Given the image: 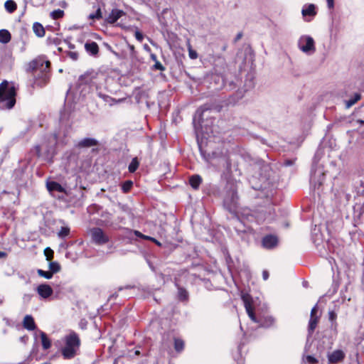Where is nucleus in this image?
Instances as JSON below:
<instances>
[{
  "instance_id": "nucleus-63",
  "label": "nucleus",
  "mask_w": 364,
  "mask_h": 364,
  "mask_svg": "<svg viewBox=\"0 0 364 364\" xmlns=\"http://www.w3.org/2000/svg\"><path fill=\"white\" fill-rule=\"evenodd\" d=\"M217 66H218V65H215V72H216V73H218V74H220V75H222V73H221L219 70H218Z\"/></svg>"
},
{
  "instance_id": "nucleus-12",
  "label": "nucleus",
  "mask_w": 364,
  "mask_h": 364,
  "mask_svg": "<svg viewBox=\"0 0 364 364\" xmlns=\"http://www.w3.org/2000/svg\"><path fill=\"white\" fill-rule=\"evenodd\" d=\"M242 299L244 302L245 308V310H246L249 317L251 318V320L252 321H254L255 323L259 322L257 320L256 316L254 314L253 308L252 306V299H251L250 296L247 294H243L242 296Z\"/></svg>"
},
{
  "instance_id": "nucleus-11",
  "label": "nucleus",
  "mask_w": 364,
  "mask_h": 364,
  "mask_svg": "<svg viewBox=\"0 0 364 364\" xmlns=\"http://www.w3.org/2000/svg\"><path fill=\"white\" fill-rule=\"evenodd\" d=\"M92 243L97 245H103L109 242L108 235L100 228H92L89 231Z\"/></svg>"
},
{
  "instance_id": "nucleus-37",
  "label": "nucleus",
  "mask_w": 364,
  "mask_h": 364,
  "mask_svg": "<svg viewBox=\"0 0 364 364\" xmlns=\"http://www.w3.org/2000/svg\"><path fill=\"white\" fill-rule=\"evenodd\" d=\"M37 272L39 276L44 277L47 279H50L53 277V272H50V271H44L42 269H38Z\"/></svg>"
},
{
  "instance_id": "nucleus-17",
  "label": "nucleus",
  "mask_w": 364,
  "mask_h": 364,
  "mask_svg": "<svg viewBox=\"0 0 364 364\" xmlns=\"http://www.w3.org/2000/svg\"><path fill=\"white\" fill-rule=\"evenodd\" d=\"M86 52L92 56H96L99 53V46L96 42L88 41L85 43Z\"/></svg>"
},
{
  "instance_id": "nucleus-29",
  "label": "nucleus",
  "mask_w": 364,
  "mask_h": 364,
  "mask_svg": "<svg viewBox=\"0 0 364 364\" xmlns=\"http://www.w3.org/2000/svg\"><path fill=\"white\" fill-rule=\"evenodd\" d=\"M318 321V317H310V320L309 322V328L308 331L309 334L311 335L314 331L315 328L317 326V323Z\"/></svg>"
},
{
  "instance_id": "nucleus-20",
  "label": "nucleus",
  "mask_w": 364,
  "mask_h": 364,
  "mask_svg": "<svg viewBox=\"0 0 364 364\" xmlns=\"http://www.w3.org/2000/svg\"><path fill=\"white\" fill-rule=\"evenodd\" d=\"M46 187L48 191H57L58 193H64L65 188L58 182L55 181H48L46 183Z\"/></svg>"
},
{
  "instance_id": "nucleus-27",
  "label": "nucleus",
  "mask_w": 364,
  "mask_h": 364,
  "mask_svg": "<svg viewBox=\"0 0 364 364\" xmlns=\"http://www.w3.org/2000/svg\"><path fill=\"white\" fill-rule=\"evenodd\" d=\"M4 7H5V9L9 14H12V13H14L16 10L17 5H16V2L14 1H13V0H7L4 3Z\"/></svg>"
},
{
  "instance_id": "nucleus-45",
  "label": "nucleus",
  "mask_w": 364,
  "mask_h": 364,
  "mask_svg": "<svg viewBox=\"0 0 364 364\" xmlns=\"http://www.w3.org/2000/svg\"><path fill=\"white\" fill-rule=\"evenodd\" d=\"M306 361L309 363H316L318 360L312 355H307L305 358Z\"/></svg>"
},
{
  "instance_id": "nucleus-24",
  "label": "nucleus",
  "mask_w": 364,
  "mask_h": 364,
  "mask_svg": "<svg viewBox=\"0 0 364 364\" xmlns=\"http://www.w3.org/2000/svg\"><path fill=\"white\" fill-rule=\"evenodd\" d=\"M201 182L202 178L199 175H193L190 177L189 183L191 186L194 189H197L199 187Z\"/></svg>"
},
{
  "instance_id": "nucleus-61",
  "label": "nucleus",
  "mask_w": 364,
  "mask_h": 364,
  "mask_svg": "<svg viewBox=\"0 0 364 364\" xmlns=\"http://www.w3.org/2000/svg\"><path fill=\"white\" fill-rule=\"evenodd\" d=\"M204 132H205L207 134H209V131L207 127H205V130L204 131ZM210 132L213 133V129L210 130Z\"/></svg>"
},
{
  "instance_id": "nucleus-59",
  "label": "nucleus",
  "mask_w": 364,
  "mask_h": 364,
  "mask_svg": "<svg viewBox=\"0 0 364 364\" xmlns=\"http://www.w3.org/2000/svg\"><path fill=\"white\" fill-rule=\"evenodd\" d=\"M68 48H69L70 49H74V48H75V46H74L73 44H72V43H68Z\"/></svg>"
},
{
  "instance_id": "nucleus-2",
  "label": "nucleus",
  "mask_w": 364,
  "mask_h": 364,
  "mask_svg": "<svg viewBox=\"0 0 364 364\" xmlns=\"http://www.w3.org/2000/svg\"><path fill=\"white\" fill-rule=\"evenodd\" d=\"M102 75L99 74L95 70L87 71L84 75H81L77 82V91L80 95L85 97L91 91L96 92V95L104 102L112 105L117 102V100L105 92H102L99 84L102 81Z\"/></svg>"
},
{
  "instance_id": "nucleus-10",
  "label": "nucleus",
  "mask_w": 364,
  "mask_h": 364,
  "mask_svg": "<svg viewBox=\"0 0 364 364\" xmlns=\"http://www.w3.org/2000/svg\"><path fill=\"white\" fill-rule=\"evenodd\" d=\"M298 47L303 53L308 55L313 54L316 50L314 38L307 35L301 36L299 38Z\"/></svg>"
},
{
  "instance_id": "nucleus-60",
  "label": "nucleus",
  "mask_w": 364,
  "mask_h": 364,
  "mask_svg": "<svg viewBox=\"0 0 364 364\" xmlns=\"http://www.w3.org/2000/svg\"><path fill=\"white\" fill-rule=\"evenodd\" d=\"M6 254L4 252L0 251V258L6 257Z\"/></svg>"
},
{
  "instance_id": "nucleus-41",
  "label": "nucleus",
  "mask_w": 364,
  "mask_h": 364,
  "mask_svg": "<svg viewBox=\"0 0 364 364\" xmlns=\"http://www.w3.org/2000/svg\"><path fill=\"white\" fill-rule=\"evenodd\" d=\"M102 18V12H101V9L100 8H98L95 13L94 14H90L89 15V18L90 19H100Z\"/></svg>"
},
{
  "instance_id": "nucleus-23",
  "label": "nucleus",
  "mask_w": 364,
  "mask_h": 364,
  "mask_svg": "<svg viewBox=\"0 0 364 364\" xmlns=\"http://www.w3.org/2000/svg\"><path fill=\"white\" fill-rule=\"evenodd\" d=\"M98 141L93 138H85L78 142L80 147H91L97 145Z\"/></svg>"
},
{
  "instance_id": "nucleus-13",
  "label": "nucleus",
  "mask_w": 364,
  "mask_h": 364,
  "mask_svg": "<svg viewBox=\"0 0 364 364\" xmlns=\"http://www.w3.org/2000/svg\"><path fill=\"white\" fill-rule=\"evenodd\" d=\"M346 356L345 353L341 350H336L328 354V360L330 363H338L341 362Z\"/></svg>"
},
{
  "instance_id": "nucleus-54",
  "label": "nucleus",
  "mask_w": 364,
  "mask_h": 364,
  "mask_svg": "<svg viewBox=\"0 0 364 364\" xmlns=\"http://www.w3.org/2000/svg\"><path fill=\"white\" fill-rule=\"evenodd\" d=\"M144 240H151V241H156V239L152 237H150V236H147V235H144Z\"/></svg>"
},
{
  "instance_id": "nucleus-56",
  "label": "nucleus",
  "mask_w": 364,
  "mask_h": 364,
  "mask_svg": "<svg viewBox=\"0 0 364 364\" xmlns=\"http://www.w3.org/2000/svg\"><path fill=\"white\" fill-rule=\"evenodd\" d=\"M242 33H237V35L235 37V41H239L242 38Z\"/></svg>"
},
{
  "instance_id": "nucleus-53",
  "label": "nucleus",
  "mask_w": 364,
  "mask_h": 364,
  "mask_svg": "<svg viewBox=\"0 0 364 364\" xmlns=\"http://www.w3.org/2000/svg\"><path fill=\"white\" fill-rule=\"evenodd\" d=\"M284 164L286 166H291L293 164V161L291 160H285L284 162Z\"/></svg>"
},
{
  "instance_id": "nucleus-51",
  "label": "nucleus",
  "mask_w": 364,
  "mask_h": 364,
  "mask_svg": "<svg viewBox=\"0 0 364 364\" xmlns=\"http://www.w3.org/2000/svg\"><path fill=\"white\" fill-rule=\"evenodd\" d=\"M134 232V234L136 236H137V237H140V238L144 239V235H143V234H142L141 232H140L139 231H138V230H134V232Z\"/></svg>"
},
{
  "instance_id": "nucleus-49",
  "label": "nucleus",
  "mask_w": 364,
  "mask_h": 364,
  "mask_svg": "<svg viewBox=\"0 0 364 364\" xmlns=\"http://www.w3.org/2000/svg\"><path fill=\"white\" fill-rule=\"evenodd\" d=\"M245 91H246V90H238V91L237 92L236 95H237V100L241 99V98L244 96V92H245Z\"/></svg>"
},
{
  "instance_id": "nucleus-28",
  "label": "nucleus",
  "mask_w": 364,
  "mask_h": 364,
  "mask_svg": "<svg viewBox=\"0 0 364 364\" xmlns=\"http://www.w3.org/2000/svg\"><path fill=\"white\" fill-rule=\"evenodd\" d=\"M11 41V34L6 30L2 29L0 31V42L2 43H7Z\"/></svg>"
},
{
  "instance_id": "nucleus-9",
  "label": "nucleus",
  "mask_w": 364,
  "mask_h": 364,
  "mask_svg": "<svg viewBox=\"0 0 364 364\" xmlns=\"http://www.w3.org/2000/svg\"><path fill=\"white\" fill-rule=\"evenodd\" d=\"M355 191L356 202L353 206V211L355 217H360L364 212V184L361 183L359 187H355Z\"/></svg>"
},
{
  "instance_id": "nucleus-14",
  "label": "nucleus",
  "mask_w": 364,
  "mask_h": 364,
  "mask_svg": "<svg viewBox=\"0 0 364 364\" xmlns=\"http://www.w3.org/2000/svg\"><path fill=\"white\" fill-rule=\"evenodd\" d=\"M36 291H37L38 294H39V296L42 299H45L50 297L53 293V289L51 288V287L46 284H42L38 285L36 289Z\"/></svg>"
},
{
  "instance_id": "nucleus-31",
  "label": "nucleus",
  "mask_w": 364,
  "mask_h": 364,
  "mask_svg": "<svg viewBox=\"0 0 364 364\" xmlns=\"http://www.w3.org/2000/svg\"><path fill=\"white\" fill-rule=\"evenodd\" d=\"M275 320L272 316L265 317L262 321L260 326L264 328H269L274 324Z\"/></svg>"
},
{
  "instance_id": "nucleus-55",
  "label": "nucleus",
  "mask_w": 364,
  "mask_h": 364,
  "mask_svg": "<svg viewBox=\"0 0 364 364\" xmlns=\"http://www.w3.org/2000/svg\"><path fill=\"white\" fill-rule=\"evenodd\" d=\"M151 59L152 60H154V62L159 61V60H157V57H156V55L155 54H154V53H151Z\"/></svg>"
},
{
  "instance_id": "nucleus-62",
  "label": "nucleus",
  "mask_w": 364,
  "mask_h": 364,
  "mask_svg": "<svg viewBox=\"0 0 364 364\" xmlns=\"http://www.w3.org/2000/svg\"><path fill=\"white\" fill-rule=\"evenodd\" d=\"M262 188L261 186H252V188L255 189V190H257V189H260Z\"/></svg>"
},
{
  "instance_id": "nucleus-34",
  "label": "nucleus",
  "mask_w": 364,
  "mask_h": 364,
  "mask_svg": "<svg viewBox=\"0 0 364 364\" xmlns=\"http://www.w3.org/2000/svg\"><path fill=\"white\" fill-rule=\"evenodd\" d=\"M184 348V342L182 339H174V348L177 352H181Z\"/></svg>"
},
{
  "instance_id": "nucleus-4",
  "label": "nucleus",
  "mask_w": 364,
  "mask_h": 364,
  "mask_svg": "<svg viewBox=\"0 0 364 364\" xmlns=\"http://www.w3.org/2000/svg\"><path fill=\"white\" fill-rule=\"evenodd\" d=\"M58 136L56 133H48L41 139V142L36 144L33 151L38 156H44L46 159H51L55 153Z\"/></svg>"
},
{
  "instance_id": "nucleus-43",
  "label": "nucleus",
  "mask_w": 364,
  "mask_h": 364,
  "mask_svg": "<svg viewBox=\"0 0 364 364\" xmlns=\"http://www.w3.org/2000/svg\"><path fill=\"white\" fill-rule=\"evenodd\" d=\"M188 55L191 59H196L198 58L197 52L193 50L191 46H189Z\"/></svg>"
},
{
  "instance_id": "nucleus-52",
  "label": "nucleus",
  "mask_w": 364,
  "mask_h": 364,
  "mask_svg": "<svg viewBox=\"0 0 364 364\" xmlns=\"http://www.w3.org/2000/svg\"><path fill=\"white\" fill-rule=\"evenodd\" d=\"M327 5L329 9H332L334 6V1L333 0H326Z\"/></svg>"
},
{
  "instance_id": "nucleus-21",
  "label": "nucleus",
  "mask_w": 364,
  "mask_h": 364,
  "mask_svg": "<svg viewBox=\"0 0 364 364\" xmlns=\"http://www.w3.org/2000/svg\"><path fill=\"white\" fill-rule=\"evenodd\" d=\"M200 153L203 157V159L208 163H211V161L217 157H218V154L215 151H213L212 153H206L199 145Z\"/></svg>"
},
{
  "instance_id": "nucleus-50",
  "label": "nucleus",
  "mask_w": 364,
  "mask_h": 364,
  "mask_svg": "<svg viewBox=\"0 0 364 364\" xmlns=\"http://www.w3.org/2000/svg\"><path fill=\"white\" fill-rule=\"evenodd\" d=\"M262 278L264 280H267L269 278V272L267 270L262 272Z\"/></svg>"
},
{
  "instance_id": "nucleus-35",
  "label": "nucleus",
  "mask_w": 364,
  "mask_h": 364,
  "mask_svg": "<svg viewBox=\"0 0 364 364\" xmlns=\"http://www.w3.org/2000/svg\"><path fill=\"white\" fill-rule=\"evenodd\" d=\"M128 48H129V58L132 61H134L135 59H136V51L135 50L134 46L131 44H128Z\"/></svg>"
},
{
  "instance_id": "nucleus-6",
  "label": "nucleus",
  "mask_w": 364,
  "mask_h": 364,
  "mask_svg": "<svg viewBox=\"0 0 364 364\" xmlns=\"http://www.w3.org/2000/svg\"><path fill=\"white\" fill-rule=\"evenodd\" d=\"M65 346L61 349L62 355L65 359L73 358L80 346V340L78 335L74 332H70L65 337Z\"/></svg>"
},
{
  "instance_id": "nucleus-38",
  "label": "nucleus",
  "mask_w": 364,
  "mask_h": 364,
  "mask_svg": "<svg viewBox=\"0 0 364 364\" xmlns=\"http://www.w3.org/2000/svg\"><path fill=\"white\" fill-rule=\"evenodd\" d=\"M133 186V182L132 181H126L122 185V189L124 193H127L130 191L131 188Z\"/></svg>"
},
{
  "instance_id": "nucleus-15",
  "label": "nucleus",
  "mask_w": 364,
  "mask_h": 364,
  "mask_svg": "<svg viewBox=\"0 0 364 364\" xmlns=\"http://www.w3.org/2000/svg\"><path fill=\"white\" fill-rule=\"evenodd\" d=\"M262 246L266 249H272L277 245L278 238L273 235H267L262 238Z\"/></svg>"
},
{
  "instance_id": "nucleus-25",
  "label": "nucleus",
  "mask_w": 364,
  "mask_h": 364,
  "mask_svg": "<svg viewBox=\"0 0 364 364\" xmlns=\"http://www.w3.org/2000/svg\"><path fill=\"white\" fill-rule=\"evenodd\" d=\"M40 336L41 338L43 348L44 350H48V348H50L51 346V342L50 339L48 338L46 333H44L43 331H40Z\"/></svg>"
},
{
  "instance_id": "nucleus-3",
  "label": "nucleus",
  "mask_w": 364,
  "mask_h": 364,
  "mask_svg": "<svg viewBox=\"0 0 364 364\" xmlns=\"http://www.w3.org/2000/svg\"><path fill=\"white\" fill-rule=\"evenodd\" d=\"M50 61L44 57H38L31 61L27 68L28 72L33 73V85L43 87L50 80Z\"/></svg>"
},
{
  "instance_id": "nucleus-39",
  "label": "nucleus",
  "mask_w": 364,
  "mask_h": 364,
  "mask_svg": "<svg viewBox=\"0 0 364 364\" xmlns=\"http://www.w3.org/2000/svg\"><path fill=\"white\" fill-rule=\"evenodd\" d=\"M63 11L60 9H56L51 12L50 16L53 19H58L63 16Z\"/></svg>"
},
{
  "instance_id": "nucleus-46",
  "label": "nucleus",
  "mask_w": 364,
  "mask_h": 364,
  "mask_svg": "<svg viewBox=\"0 0 364 364\" xmlns=\"http://www.w3.org/2000/svg\"><path fill=\"white\" fill-rule=\"evenodd\" d=\"M134 36H135L136 39L139 42H141L144 39L143 34L139 31H135Z\"/></svg>"
},
{
  "instance_id": "nucleus-1",
  "label": "nucleus",
  "mask_w": 364,
  "mask_h": 364,
  "mask_svg": "<svg viewBox=\"0 0 364 364\" xmlns=\"http://www.w3.org/2000/svg\"><path fill=\"white\" fill-rule=\"evenodd\" d=\"M227 188L229 189L226 192L223 204L225 208L233 215L232 225H234V228L237 232H246L250 229V227L246 223L252 221L253 217L250 214L240 215L237 210L238 196L237 190L233 184H228Z\"/></svg>"
},
{
  "instance_id": "nucleus-32",
  "label": "nucleus",
  "mask_w": 364,
  "mask_h": 364,
  "mask_svg": "<svg viewBox=\"0 0 364 364\" xmlns=\"http://www.w3.org/2000/svg\"><path fill=\"white\" fill-rule=\"evenodd\" d=\"M361 98V95L360 93H355L353 98L350 99L346 101V107L347 109L350 108L354 104H355L358 100Z\"/></svg>"
},
{
  "instance_id": "nucleus-16",
  "label": "nucleus",
  "mask_w": 364,
  "mask_h": 364,
  "mask_svg": "<svg viewBox=\"0 0 364 364\" xmlns=\"http://www.w3.org/2000/svg\"><path fill=\"white\" fill-rule=\"evenodd\" d=\"M124 14L125 13L122 10L112 9L105 21L108 23L113 24Z\"/></svg>"
},
{
  "instance_id": "nucleus-30",
  "label": "nucleus",
  "mask_w": 364,
  "mask_h": 364,
  "mask_svg": "<svg viewBox=\"0 0 364 364\" xmlns=\"http://www.w3.org/2000/svg\"><path fill=\"white\" fill-rule=\"evenodd\" d=\"M70 229L68 225L63 226L60 228V230L58 232V237L59 238L64 239L70 235Z\"/></svg>"
},
{
  "instance_id": "nucleus-26",
  "label": "nucleus",
  "mask_w": 364,
  "mask_h": 364,
  "mask_svg": "<svg viewBox=\"0 0 364 364\" xmlns=\"http://www.w3.org/2000/svg\"><path fill=\"white\" fill-rule=\"evenodd\" d=\"M33 31L38 37H43L45 35V29L40 23L36 22L33 23Z\"/></svg>"
},
{
  "instance_id": "nucleus-22",
  "label": "nucleus",
  "mask_w": 364,
  "mask_h": 364,
  "mask_svg": "<svg viewBox=\"0 0 364 364\" xmlns=\"http://www.w3.org/2000/svg\"><path fill=\"white\" fill-rule=\"evenodd\" d=\"M301 14L303 15V16H316V7L314 6V4H308V5H305L302 10H301Z\"/></svg>"
},
{
  "instance_id": "nucleus-19",
  "label": "nucleus",
  "mask_w": 364,
  "mask_h": 364,
  "mask_svg": "<svg viewBox=\"0 0 364 364\" xmlns=\"http://www.w3.org/2000/svg\"><path fill=\"white\" fill-rule=\"evenodd\" d=\"M23 326L28 331H34L36 328V325L32 316H25L23 321Z\"/></svg>"
},
{
  "instance_id": "nucleus-8",
  "label": "nucleus",
  "mask_w": 364,
  "mask_h": 364,
  "mask_svg": "<svg viewBox=\"0 0 364 364\" xmlns=\"http://www.w3.org/2000/svg\"><path fill=\"white\" fill-rule=\"evenodd\" d=\"M222 106L218 105H213L210 104H205L204 105L201 106L200 108H198L196 111V113L193 118V124L195 129H197V125H196V119L198 118L199 125L201 127L202 129H203V127L208 126V123L205 122L203 120L205 113L208 111L211 110H215L216 112H219L221 110Z\"/></svg>"
},
{
  "instance_id": "nucleus-58",
  "label": "nucleus",
  "mask_w": 364,
  "mask_h": 364,
  "mask_svg": "<svg viewBox=\"0 0 364 364\" xmlns=\"http://www.w3.org/2000/svg\"><path fill=\"white\" fill-rule=\"evenodd\" d=\"M363 107H364V105ZM364 112V109L361 110V112ZM358 122H359L361 124H364V119H358Z\"/></svg>"
},
{
  "instance_id": "nucleus-36",
  "label": "nucleus",
  "mask_w": 364,
  "mask_h": 364,
  "mask_svg": "<svg viewBox=\"0 0 364 364\" xmlns=\"http://www.w3.org/2000/svg\"><path fill=\"white\" fill-rule=\"evenodd\" d=\"M50 272L54 273H57L60 270V266L57 262H52L49 264Z\"/></svg>"
},
{
  "instance_id": "nucleus-7",
  "label": "nucleus",
  "mask_w": 364,
  "mask_h": 364,
  "mask_svg": "<svg viewBox=\"0 0 364 364\" xmlns=\"http://www.w3.org/2000/svg\"><path fill=\"white\" fill-rule=\"evenodd\" d=\"M318 154H316L313 166L311 173V183L314 185V187L319 188L323 183L326 176V172L321 165L317 164L316 159Z\"/></svg>"
},
{
  "instance_id": "nucleus-5",
  "label": "nucleus",
  "mask_w": 364,
  "mask_h": 364,
  "mask_svg": "<svg viewBox=\"0 0 364 364\" xmlns=\"http://www.w3.org/2000/svg\"><path fill=\"white\" fill-rule=\"evenodd\" d=\"M16 87L14 84L4 81L0 84V108L10 109L16 104Z\"/></svg>"
},
{
  "instance_id": "nucleus-47",
  "label": "nucleus",
  "mask_w": 364,
  "mask_h": 364,
  "mask_svg": "<svg viewBox=\"0 0 364 364\" xmlns=\"http://www.w3.org/2000/svg\"><path fill=\"white\" fill-rule=\"evenodd\" d=\"M317 306H314L311 311V316L310 317H318V316H316V313H317Z\"/></svg>"
},
{
  "instance_id": "nucleus-44",
  "label": "nucleus",
  "mask_w": 364,
  "mask_h": 364,
  "mask_svg": "<svg viewBox=\"0 0 364 364\" xmlns=\"http://www.w3.org/2000/svg\"><path fill=\"white\" fill-rule=\"evenodd\" d=\"M153 69L159 70H164L165 68L163 66V65L159 61H156V62H155L154 65H153Z\"/></svg>"
},
{
  "instance_id": "nucleus-64",
  "label": "nucleus",
  "mask_w": 364,
  "mask_h": 364,
  "mask_svg": "<svg viewBox=\"0 0 364 364\" xmlns=\"http://www.w3.org/2000/svg\"><path fill=\"white\" fill-rule=\"evenodd\" d=\"M153 242H154V243H156V244L157 245H159V246H161V242H159L157 240H156V241H153Z\"/></svg>"
},
{
  "instance_id": "nucleus-42",
  "label": "nucleus",
  "mask_w": 364,
  "mask_h": 364,
  "mask_svg": "<svg viewBox=\"0 0 364 364\" xmlns=\"http://www.w3.org/2000/svg\"><path fill=\"white\" fill-rule=\"evenodd\" d=\"M67 55L73 60H77L78 59V53L75 51H68Z\"/></svg>"
},
{
  "instance_id": "nucleus-18",
  "label": "nucleus",
  "mask_w": 364,
  "mask_h": 364,
  "mask_svg": "<svg viewBox=\"0 0 364 364\" xmlns=\"http://www.w3.org/2000/svg\"><path fill=\"white\" fill-rule=\"evenodd\" d=\"M177 287V298L181 302H188L189 299V293L188 291L183 287H180L178 284H176Z\"/></svg>"
},
{
  "instance_id": "nucleus-40",
  "label": "nucleus",
  "mask_w": 364,
  "mask_h": 364,
  "mask_svg": "<svg viewBox=\"0 0 364 364\" xmlns=\"http://www.w3.org/2000/svg\"><path fill=\"white\" fill-rule=\"evenodd\" d=\"M337 317V314L333 311H329L328 312V318L332 322V326H334L335 328L337 326V323L336 322V319Z\"/></svg>"
},
{
  "instance_id": "nucleus-57",
  "label": "nucleus",
  "mask_w": 364,
  "mask_h": 364,
  "mask_svg": "<svg viewBox=\"0 0 364 364\" xmlns=\"http://www.w3.org/2000/svg\"><path fill=\"white\" fill-rule=\"evenodd\" d=\"M4 301V296L0 295V306L3 304Z\"/></svg>"
},
{
  "instance_id": "nucleus-33",
  "label": "nucleus",
  "mask_w": 364,
  "mask_h": 364,
  "mask_svg": "<svg viewBox=\"0 0 364 364\" xmlns=\"http://www.w3.org/2000/svg\"><path fill=\"white\" fill-rule=\"evenodd\" d=\"M139 162L136 157L132 159L131 163L129 165L128 169L130 173H134L138 168Z\"/></svg>"
},
{
  "instance_id": "nucleus-48",
  "label": "nucleus",
  "mask_w": 364,
  "mask_h": 364,
  "mask_svg": "<svg viewBox=\"0 0 364 364\" xmlns=\"http://www.w3.org/2000/svg\"><path fill=\"white\" fill-rule=\"evenodd\" d=\"M20 342H21L23 344H26L28 341V336L26 335H24L19 338Z\"/></svg>"
}]
</instances>
